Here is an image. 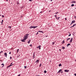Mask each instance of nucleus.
<instances>
[{"label": "nucleus", "instance_id": "f257e3e1", "mask_svg": "<svg viewBox=\"0 0 76 76\" xmlns=\"http://www.w3.org/2000/svg\"><path fill=\"white\" fill-rule=\"evenodd\" d=\"M28 35H29L28 34H26V35H25L24 37V39L26 40V39H28Z\"/></svg>", "mask_w": 76, "mask_h": 76}, {"label": "nucleus", "instance_id": "f03ea898", "mask_svg": "<svg viewBox=\"0 0 76 76\" xmlns=\"http://www.w3.org/2000/svg\"><path fill=\"white\" fill-rule=\"evenodd\" d=\"M41 46L39 45V46L37 47V48H39V50H41Z\"/></svg>", "mask_w": 76, "mask_h": 76}, {"label": "nucleus", "instance_id": "7ed1b4c3", "mask_svg": "<svg viewBox=\"0 0 76 76\" xmlns=\"http://www.w3.org/2000/svg\"><path fill=\"white\" fill-rule=\"evenodd\" d=\"M4 56H5L6 58H7V53H4Z\"/></svg>", "mask_w": 76, "mask_h": 76}, {"label": "nucleus", "instance_id": "20e7f679", "mask_svg": "<svg viewBox=\"0 0 76 76\" xmlns=\"http://www.w3.org/2000/svg\"><path fill=\"white\" fill-rule=\"evenodd\" d=\"M64 72H69V70L67 69H66L64 70Z\"/></svg>", "mask_w": 76, "mask_h": 76}, {"label": "nucleus", "instance_id": "39448f33", "mask_svg": "<svg viewBox=\"0 0 76 76\" xmlns=\"http://www.w3.org/2000/svg\"><path fill=\"white\" fill-rule=\"evenodd\" d=\"M13 63H12L9 66V67H10V66H13V64H12Z\"/></svg>", "mask_w": 76, "mask_h": 76}, {"label": "nucleus", "instance_id": "423d86ee", "mask_svg": "<svg viewBox=\"0 0 76 76\" xmlns=\"http://www.w3.org/2000/svg\"><path fill=\"white\" fill-rule=\"evenodd\" d=\"M25 39H21V41L22 42H25Z\"/></svg>", "mask_w": 76, "mask_h": 76}, {"label": "nucleus", "instance_id": "0eeeda50", "mask_svg": "<svg viewBox=\"0 0 76 76\" xmlns=\"http://www.w3.org/2000/svg\"><path fill=\"white\" fill-rule=\"evenodd\" d=\"M72 40H73V38H72L70 41H69V42H72Z\"/></svg>", "mask_w": 76, "mask_h": 76}, {"label": "nucleus", "instance_id": "6e6552de", "mask_svg": "<svg viewBox=\"0 0 76 76\" xmlns=\"http://www.w3.org/2000/svg\"><path fill=\"white\" fill-rule=\"evenodd\" d=\"M38 32H41V33H42V34H43L44 33V32H43L41 31H38Z\"/></svg>", "mask_w": 76, "mask_h": 76}, {"label": "nucleus", "instance_id": "1a4fd4ad", "mask_svg": "<svg viewBox=\"0 0 76 76\" xmlns=\"http://www.w3.org/2000/svg\"><path fill=\"white\" fill-rule=\"evenodd\" d=\"M75 23V20H74L72 21V22L71 23Z\"/></svg>", "mask_w": 76, "mask_h": 76}, {"label": "nucleus", "instance_id": "9d476101", "mask_svg": "<svg viewBox=\"0 0 76 76\" xmlns=\"http://www.w3.org/2000/svg\"><path fill=\"white\" fill-rule=\"evenodd\" d=\"M35 54L34 53H33V58H35Z\"/></svg>", "mask_w": 76, "mask_h": 76}, {"label": "nucleus", "instance_id": "9b49d317", "mask_svg": "<svg viewBox=\"0 0 76 76\" xmlns=\"http://www.w3.org/2000/svg\"><path fill=\"white\" fill-rule=\"evenodd\" d=\"M61 70H62L61 69H60L59 70V71L58 72V73H60L61 72Z\"/></svg>", "mask_w": 76, "mask_h": 76}, {"label": "nucleus", "instance_id": "f8f14e48", "mask_svg": "<svg viewBox=\"0 0 76 76\" xmlns=\"http://www.w3.org/2000/svg\"><path fill=\"white\" fill-rule=\"evenodd\" d=\"M76 24H74L73 25V26H72L71 27V28H72V27H74V26H76Z\"/></svg>", "mask_w": 76, "mask_h": 76}, {"label": "nucleus", "instance_id": "ddd939ff", "mask_svg": "<svg viewBox=\"0 0 76 76\" xmlns=\"http://www.w3.org/2000/svg\"><path fill=\"white\" fill-rule=\"evenodd\" d=\"M29 28H30V29H31L32 28H34V26H31Z\"/></svg>", "mask_w": 76, "mask_h": 76}, {"label": "nucleus", "instance_id": "4468645a", "mask_svg": "<svg viewBox=\"0 0 76 76\" xmlns=\"http://www.w3.org/2000/svg\"><path fill=\"white\" fill-rule=\"evenodd\" d=\"M39 61V60H37L35 62H36V63H38Z\"/></svg>", "mask_w": 76, "mask_h": 76}, {"label": "nucleus", "instance_id": "2eb2a0df", "mask_svg": "<svg viewBox=\"0 0 76 76\" xmlns=\"http://www.w3.org/2000/svg\"><path fill=\"white\" fill-rule=\"evenodd\" d=\"M30 42H31V40L29 39V41L28 42V44H29V43H30Z\"/></svg>", "mask_w": 76, "mask_h": 76}, {"label": "nucleus", "instance_id": "dca6fc26", "mask_svg": "<svg viewBox=\"0 0 76 76\" xmlns=\"http://www.w3.org/2000/svg\"><path fill=\"white\" fill-rule=\"evenodd\" d=\"M37 27H38V26H34L33 28L34 29H35V28H37Z\"/></svg>", "mask_w": 76, "mask_h": 76}, {"label": "nucleus", "instance_id": "f3484780", "mask_svg": "<svg viewBox=\"0 0 76 76\" xmlns=\"http://www.w3.org/2000/svg\"><path fill=\"white\" fill-rule=\"evenodd\" d=\"M70 45V43H69L67 44V47H68Z\"/></svg>", "mask_w": 76, "mask_h": 76}, {"label": "nucleus", "instance_id": "a211bd4d", "mask_svg": "<svg viewBox=\"0 0 76 76\" xmlns=\"http://www.w3.org/2000/svg\"><path fill=\"white\" fill-rule=\"evenodd\" d=\"M72 3H76V1H73Z\"/></svg>", "mask_w": 76, "mask_h": 76}, {"label": "nucleus", "instance_id": "6ab92c4d", "mask_svg": "<svg viewBox=\"0 0 76 76\" xmlns=\"http://www.w3.org/2000/svg\"><path fill=\"white\" fill-rule=\"evenodd\" d=\"M17 4H19V1H17Z\"/></svg>", "mask_w": 76, "mask_h": 76}, {"label": "nucleus", "instance_id": "aec40b11", "mask_svg": "<svg viewBox=\"0 0 76 76\" xmlns=\"http://www.w3.org/2000/svg\"><path fill=\"white\" fill-rule=\"evenodd\" d=\"M60 18V17H59L57 18H56V19H57V20H59V18Z\"/></svg>", "mask_w": 76, "mask_h": 76}, {"label": "nucleus", "instance_id": "412c9836", "mask_svg": "<svg viewBox=\"0 0 76 76\" xmlns=\"http://www.w3.org/2000/svg\"><path fill=\"white\" fill-rule=\"evenodd\" d=\"M62 49H63V50H64L65 49V47H63L62 48Z\"/></svg>", "mask_w": 76, "mask_h": 76}, {"label": "nucleus", "instance_id": "4be33fe9", "mask_svg": "<svg viewBox=\"0 0 76 76\" xmlns=\"http://www.w3.org/2000/svg\"><path fill=\"white\" fill-rule=\"evenodd\" d=\"M61 66V64H59L58 66L59 67H60V66Z\"/></svg>", "mask_w": 76, "mask_h": 76}, {"label": "nucleus", "instance_id": "5701e85b", "mask_svg": "<svg viewBox=\"0 0 76 76\" xmlns=\"http://www.w3.org/2000/svg\"><path fill=\"white\" fill-rule=\"evenodd\" d=\"M1 65H3V66H2V67H4V64H1Z\"/></svg>", "mask_w": 76, "mask_h": 76}, {"label": "nucleus", "instance_id": "b1692460", "mask_svg": "<svg viewBox=\"0 0 76 76\" xmlns=\"http://www.w3.org/2000/svg\"><path fill=\"white\" fill-rule=\"evenodd\" d=\"M75 6V5L74 4H72L71 5V7H73V6Z\"/></svg>", "mask_w": 76, "mask_h": 76}, {"label": "nucleus", "instance_id": "393cba45", "mask_svg": "<svg viewBox=\"0 0 76 76\" xmlns=\"http://www.w3.org/2000/svg\"><path fill=\"white\" fill-rule=\"evenodd\" d=\"M63 43H64V40H63V41L62 42V44H63Z\"/></svg>", "mask_w": 76, "mask_h": 76}, {"label": "nucleus", "instance_id": "a878e982", "mask_svg": "<svg viewBox=\"0 0 76 76\" xmlns=\"http://www.w3.org/2000/svg\"><path fill=\"white\" fill-rule=\"evenodd\" d=\"M44 72L45 73H47V71H46V70H45Z\"/></svg>", "mask_w": 76, "mask_h": 76}, {"label": "nucleus", "instance_id": "bb28decb", "mask_svg": "<svg viewBox=\"0 0 76 76\" xmlns=\"http://www.w3.org/2000/svg\"><path fill=\"white\" fill-rule=\"evenodd\" d=\"M19 49H17V53H18V52H19Z\"/></svg>", "mask_w": 76, "mask_h": 76}, {"label": "nucleus", "instance_id": "cd10ccee", "mask_svg": "<svg viewBox=\"0 0 76 76\" xmlns=\"http://www.w3.org/2000/svg\"><path fill=\"white\" fill-rule=\"evenodd\" d=\"M41 66H42V64H40V65H39V67H41Z\"/></svg>", "mask_w": 76, "mask_h": 76}, {"label": "nucleus", "instance_id": "c85d7f7f", "mask_svg": "<svg viewBox=\"0 0 76 76\" xmlns=\"http://www.w3.org/2000/svg\"><path fill=\"white\" fill-rule=\"evenodd\" d=\"M27 67V66H24L25 69H26Z\"/></svg>", "mask_w": 76, "mask_h": 76}, {"label": "nucleus", "instance_id": "c756f323", "mask_svg": "<svg viewBox=\"0 0 76 76\" xmlns=\"http://www.w3.org/2000/svg\"><path fill=\"white\" fill-rule=\"evenodd\" d=\"M1 53H3V51H1L0 52V54H1Z\"/></svg>", "mask_w": 76, "mask_h": 76}, {"label": "nucleus", "instance_id": "7c9ffc66", "mask_svg": "<svg viewBox=\"0 0 76 76\" xmlns=\"http://www.w3.org/2000/svg\"><path fill=\"white\" fill-rule=\"evenodd\" d=\"M2 18H4V15H2Z\"/></svg>", "mask_w": 76, "mask_h": 76}, {"label": "nucleus", "instance_id": "2f4dec72", "mask_svg": "<svg viewBox=\"0 0 76 76\" xmlns=\"http://www.w3.org/2000/svg\"><path fill=\"white\" fill-rule=\"evenodd\" d=\"M3 20H2V22L1 23L2 24H3Z\"/></svg>", "mask_w": 76, "mask_h": 76}, {"label": "nucleus", "instance_id": "473e14b6", "mask_svg": "<svg viewBox=\"0 0 76 76\" xmlns=\"http://www.w3.org/2000/svg\"><path fill=\"white\" fill-rule=\"evenodd\" d=\"M70 36H71V34H70L68 35V37H70Z\"/></svg>", "mask_w": 76, "mask_h": 76}, {"label": "nucleus", "instance_id": "72a5a7b5", "mask_svg": "<svg viewBox=\"0 0 76 76\" xmlns=\"http://www.w3.org/2000/svg\"><path fill=\"white\" fill-rule=\"evenodd\" d=\"M61 73H63V71H61Z\"/></svg>", "mask_w": 76, "mask_h": 76}, {"label": "nucleus", "instance_id": "f704fd0d", "mask_svg": "<svg viewBox=\"0 0 76 76\" xmlns=\"http://www.w3.org/2000/svg\"><path fill=\"white\" fill-rule=\"evenodd\" d=\"M8 28H11V26H9L8 27Z\"/></svg>", "mask_w": 76, "mask_h": 76}, {"label": "nucleus", "instance_id": "c9c22d12", "mask_svg": "<svg viewBox=\"0 0 76 76\" xmlns=\"http://www.w3.org/2000/svg\"><path fill=\"white\" fill-rule=\"evenodd\" d=\"M52 43L53 44V45H54V44L55 42H53Z\"/></svg>", "mask_w": 76, "mask_h": 76}, {"label": "nucleus", "instance_id": "e433bc0d", "mask_svg": "<svg viewBox=\"0 0 76 76\" xmlns=\"http://www.w3.org/2000/svg\"><path fill=\"white\" fill-rule=\"evenodd\" d=\"M54 16H55V17H56V18H57V17H57V15H55Z\"/></svg>", "mask_w": 76, "mask_h": 76}, {"label": "nucleus", "instance_id": "4c0bfd02", "mask_svg": "<svg viewBox=\"0 0 76 76\" xmlns=\"http://www.w3.org/2000/svg\"><path fill=\"white\" fill-rule=\"evenodd\" d=\"M58 13V12H57L56 13H55V14H57V13Z\"/></svg>", "mask_w": 76, "mask_h": 76}, {"label": "nucleus", "instance_id": "58836bf2", "mask_svg": "<svg viewBox=\"0 0 76 76\" xmlns=\"http://www.w3.org/2000/svg\"><path fill=\"white\" fill-rule=\"evenodd\" d=\"M10 59H12V57H10Z\"/></svg>", "mask_w": 76, "mask_h": 76}, {"label": "nucleus", "instance_id": "ea45409f", "mask_svg": "<svg viewBox=\"0 0 76 76\" xmlns=\"http://www.w3.org/2000/svg\"><path fill=\"white\" fill-rule=\"evenodd\" d=\"M30 47H32V45H30Z\"/></svg>", "mask_w": 76, "mask_h": 76}, {"label": "nucleus", "instance_id": "a19ab883", "mask_svg": "<svg viewBox=\"0 0 76 76\" xmlns=\"http://www.w3.org/2000/svg\"><path fill=\"white\" fill-rule=\"evenodd\" d=\"M38 34V32H37V34H36V35H37V34Z\"/></svg>", "mask_w": 76, "mask_h": 76}, {"label": "nucleus", "instance_id": "79ce46f5", "mask_svg": "<svg viewBox=\"0 0 76 76\" xmlns=\"http://www.w3.org/2000/svg\"><path fill=\"white\" fill-rule=\"evenodd\" d=\"M9 54H11V52H10L9 53Z\"/></svg>", "mask_w": 76, "mask_h": 76}, {"label": "nucleus", "instance_id": "37998d69", "mask_svg": "<svg viewBox=\"0 0 76 76\" xmlns=\"http://www.w3.org/2000/svg\"><path fill=\"white\" fill-rule=\"evenodd\" d=\"M29 1H32V0H29Z\"/></svg>", "mask_w": 76, "mask_h": 76}, {"label": "nucleus", "instance_id": "c03bdc74", "mask_svg": "<svg viewBox=\"0 0 76 76\" xmlns=\"http://www.w3.org/2000/svg\"><path fill=\"white\" fill-rule=\"evenodd\" d=\"M67 39H70V38H68Z\"/></svg>", "mask_w": 76, "mask_h": 76}, {"label": "nucleus", "instance_id": "a18cd8bd", "mask_svg": "<svg viewBox=\"0 0 76 76\" xmlns=\"http://www.w3.org/2000/svg\"><path fill=\"white\" fill-rule=\"evenodd\" d=\"M65 20H67V19H66V18H65Z\"/></svg>", "mask_w": 76, "mask_h": 76}, {"label": "nucleus", "instance_id": "49530a36", "mask_svg": "<svg viewBox=\"0 0 76 76\" xmlns=\"http://www.w3.org/2000/svg\"><path fill=\"white\" fill-rule=\"evenodd\" d=\"M74 75L75 76H76V74H75Z\"/></svg>", "mask_w": 76, "mask_h": 76}, {"label": "nucleus", "instance_id": "de8ad7c7", "mask_svg": "<svg viewBox=\"0 0 76 76\" xmlns=\"http://www.w3.org/2000/svg\"><path fill=\"white\" fill-rule=\"evenodd\" d=\"M10 67V66H7V68H8V67Z\"/></svg>", "mask_w": 76, "mask_h": 76}, {"label": "nucleus", "instance_id": "09e8293b", "mask_svg": "<svg viewBox=\"0 0 76 76\" xmlns=\"http://www.w3.org/2000/svg\"><path fill=\"white\" fill-rule=\"evenodd\" d=\"M69 34H70V32H69Z\"/></svg>", "mask_w": 76, "mask_h": 76}, {"label": "nucleus", "instance_id": "8fccbe9b", "mask_svg": "<svg viewBox=\"0 0 76 76\" xmlns=\"http://www.w3.org/2000/svg\"><path fill=\"white\" fill-rule=\"evenodd\" d=\"M53 0H50V1H53Z\"/></svg>", "mask_w": 76, "mask_h": 76}, {"label": "nucleus", "instance_id": "3c124183", "mask_svg": "<svg viewBox=\"0 0 76 76\" xmlns=\"http://www.w3.org/2000/svg\"><path fill=\"white\" fill-rule=\"evenodd\" d=\"M42 12L41 11V12H40V13H42Z\"/></svg>", "mask_w": 76, "mask_h": 76}, {"label": "nucleus", "instance_id": "603ef678", "mask_svg": "<svg viewBox=\"0 0 76 76\" xmlns=\"http://www.w3.org/2000/svg\"><path fill=\"white\" fill-rule=\"evenodd\" d=\"M61 50V49H59V51H60Z\"/></svg>", "mask_w": 76, "mask_h": 76}, {"label": "nucleus", "instance_id": "864d4df0", "mask_svg": "<svg viewBox=\"0 0 76 76\" xmlns=\"http://www.w3.org/2000/svg\"><path fill=\"white\" fill-rule=\"evenodd\" d=\"M72 23H71L70 25H72Z\"/></svg>", "mask_w": 76, "mask_h": 76}, {"label": "nucleus", "instance_id": "5fc2aeb1", "mask_svg": "<svg viewBox=\"0 0 76 76\" xmlns=\"http://www.w3.org/2000/svg\"><path fill=\"white\" fill-rule=\"evenodd\" d=\"M67 41H68V39H67Z\"/></svg>", "mask_w": 76, "mask_h": 76}, {"label": "nucleus", "instance_id": "6e6d98bb", "mask_svg": "<svg viewBox=\"0 0 76 76\" xmlns=\"http://www.w3.org/2000/svg\"><path fill=\"white\" fill-rule=\"evenodd\" d=\"M49 12H51V11H50H50H49Z\"/></svg>", "mask_w": 76, "mask_h": 76}, {"label": "nucleus", "instance_id": "4d7b16f0", "mask_svg": "<svg viewBox=\"0 0 76 76\" xmlns=\"http://www.w3.org/2000/svg\"><path fill=\"white\" fill-rule=\"evenodd\" d=\"M47 37V36H46V37Z\"/></svg>", "mask_w": 76, "mask_h": 76}, {"label": "nucleus", "instance_id": "13d9d810", "mask_svg": "<svg viewBox=\"0 0 76 76\" xmlns=\"http://www.w3.org/2000/svg\"><path fill=\"white\" fill-rule=\"evenodd\" d=\"M7 1H8V0H6Z\"/></svg>", "mask_w": 76, "mask_h": 76}, {"label": "nucleus", "instance_id": "bf43d9fd", "mask_svg": "<svg viewBox=\"0 0 76 76\" xmlns=\"http://www.w3.org/2000/svg\"><path fill=\"white\" fill-rule=\"evenodd\" d=\"M0 16H1V15H0Z\"/></svg>", "mask_w": 76, "mask_h": 76}, {"label": "nucleus", "instance_id": "052dcab7", "mask_svg": "<svg viewBox=\"0 0 76 76\" xmlns=\"http://www.w3.org/2000/svg\"><path fill=\"white\" fill-rule=\"evenodd\" d=\"M0 56H1V55H0Z\"/></svg>", "mask_w": 76, "mask_h": 76}, {"label": "nucleus", "instance_id": "680f3d73", "mask_svg": "<svg viewBox=\"0 0 76 76\" xmlns=\"http://www.w3.org/2000/svg\"><path fill=\"white\" fill-rule=\"evenodd\" d=\"M19 56H20V55H19Z\"/></svg>", "mask_w": 76, "mask_h": 76}, {"label": "nucleus", "instance_id": "e2e57ef3", "mask_svg": "<svg viewBox=\"0 0 76 76\" xmlns=\"http://www.w3.org/2000/svg\"><path fill=\"white\" fill-rule=\"evenodd\" d=\"M36 76H37V75H36Z\"/></svg>", "mask_w": 76, "mask_h": 76}, {"label": "nucleus", "instance_id": "0e129e2a", "mask_svg": "<svg viewBox=\"0 0 76 76\" xmlns=\"http://www.w3.org/2000/svg\"><path fill=\"white\" fill-rule=\"evenodd\" d=\"M31 0L32 1V0Z\"/></svg>", "mask_w": 76, "mask_h": 76}, {"label": "nucleus", "instance_id": "69168bd1", "mask_svg": "<svg viewBox=\"0 0 76 76\" xmlns=\"http://www.w3.org/2000/svg\"><path fill=\"white\" fill-rule=\"evenodd\" d=\"M10 31H11V30H10Z\"/></svg>", "mask_w": 76, "mask_h": 76}]
</instances>
